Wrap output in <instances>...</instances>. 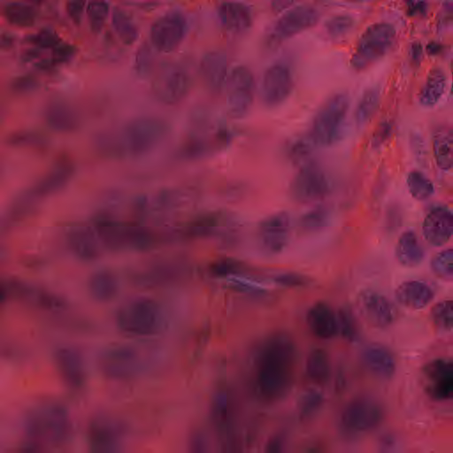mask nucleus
Returning a JSON list of instances; mask_svg holds the SVG:
<instances>
[{"label": "nucleus", "instance_id": "obj_1", "mask_svg": "<svg viewBox=\"0 0 453 453\" xmlns=\"http://www.w3.org/2000/svg\"><path fill=\"white\" fill-rule=\"evenodd\" d=\"M144 201H137L136 219L129 223H119L111 217L102 215L91 225L71 234L65 242V248L81 258H89L96 253L99 243L110 249L150 247L156 239L142 226Z\"/></svg>", "mask_w": 453, "mask_h": 453}, {"label": "nucleus", "instance_id": "obj_2", "mask_svg": "<svg viewBox=\"0 0 453 453\" xmlns=\"http://www.w3.org/2000/svg\"><path fill=\"white\" fill-rule=\"evenodd\" d=\"M346 103L337 99L315 122L311 137L296 142L289 151L290 159L301 164V172L296 180V196L303 199L306 196H322L331 190V184L325 179L317 164L309 159L310 145L329 142L337 137Z\"/></svg>", "mask_w": 453, "mask_h": 453}, {"label": "nucleus", "instance_id": "obj_3", "mask_svg": "<svg viewBox=\"0 0 453 453\" xmlns=\"http://www.w3.org/2000/svg\"><path fill=\"white\" fill-rule=\"evenodd\" d=\"M296 359L294 344L288 340H274L259 352L254 392L263 398L281 397L290 387Z\"/></svg>", "mask_w": 453, "mask_h": 453}, {"label": "nucleus", "instance_id": "obj_4", "mask_svg": "<svg viewBox=\"0 0 453 453\" xmlns=\"http://www.w3.org/2000/svg\"><path fill=\"white\" fill-rule=\"evenodd\" d=\"M26 41L31 47L22 55L21 60L24 64L30 63L36 73L50 75L57 73L60 66L75 52L73 47L60 43L50 30L29 35Z\"/></svg>", "mask_w": 453, "mask_h": 453}, {"label": "nucleus", "instance_id": "obj_5", "mask_svg": "<svg viewBox=\"0 0 453 453\" xmlns=\"http://www.w3.org/2000/svg\"><path fill=\"white\" fill-rule=\"evenodd\" d=\"M210 420L216 426L221 442L219 453H242L238 417L226 395L214 398Z\"/></svg>", "mask_w": 453, "mask_h": 453}, {"label": "nucleus", "instance_id": "obj_6", "mask_svg": "<svg viewBox=\"0 0 453 453\" xmlns=\"http://www.w3.org/2000/svg\"><path fill=\"white\" fill-rule=\"evenodd\" d=\"M310 325L317 335L331 337L335 334L354 340L358 330L350 316L334 315L323 306L313 309L309 315Z\"/></svg>", "mask_w": 453, "mask_h": 453}, {"label": "nucleus", "instance_id": "obj_7", "mask_svg": "<svg viewBox=\"0 0 453 453\" xmlns=\"http://www.w3.org/2000/svg\"><path fill=\"white\" fill-rule=\"evenodd\" d=\"M395 35L394 27L387 24L370 27L362 36L357 54L352 59L353 65L361 67L365 60L384 55L391 48Z\"/></svg>", "mask_w": 453, "mask_h": 453}, {"label": "nucleus", "instance_id": "obj_8", "mask_svg": "<svg viewBox=\"0 0 453 453\" xmlns=\"http://www.w3.org/2000/svg\"><path fill=\"white\" fill-rule=\"evenodd\" d=\"M246 265L232 258H226L214 263L210 267L212 275L226 278V288L243 294L246 298L261 301L267 297V293L258 288L253 287L242 280V276L247 273Z\"/></svg>", "mask_w": 453, "mask_h": 453}, {"label": "nucleus", "instance_id": "obj_9", "mask_svg": "<svg viewBox=\"0 0 453 453\" xmlns=\"http://www.w3.org/2000/svg\"><path fill=\"white\" fill-rule=\"evenodd\" d=\"M429 383L425 387L429 400L441 402L453 397V361L436 360L426 367Z\"/></svg>", "mask_w": 453, "mask_h": 453}, {"label": "nucleus", "instance_id": "obj_10", "mask_svg": "<svg viewBox=\"0 0 453 453\" xmlns=\"http://www.w3.org/2000/svg\"><path fill=\"white\" fill-rule=\"evenodd\" d=\"M453 234V214L446 206L432 205L423 223V234L427 242L441 246Z\"/></svg>", "mask_w": 453, "mask_h": 453}, {"label": "nucleus", "instance_id": "obj_11", "mask_svg": "<svg viewBox=\"0 0 453 453\" xmlns=\"http://www.w3.org/2000/svg\"><path fill=\"white\" fill-rule=\"evenodd\" d=\"M384 417L383 408L370 398L352 403L342 418L343 429H363L380 422Z\"/></svg>", "mask_w": 453, "mask_h": 453}, {"label": "nucleus", "instance_id": "obj_12", "mask_svg": "<svg viewBox=\"0 0 453 453\" xmlns=\"http://www.w3.org/2000/svg\"><path fill=\"white\" fill-rule=\"evenodd\" d=\"M156 314L157 309L151 302H142L131 311L120 315L119 325L127 331L140 334L152 333L157 326Z\"/></svg>", "mask_w": 453, "mask_h": 453}, {"label": "nucleus", "instance_id": "obj_13", "mask_svg": "<svg viewBox=\"0 0 453 453\" xmlns=\"http://www.w3.org/2000/svg\"><path fill=\"white\" fill-rule=\"evenodd\" d=\"M290 223L287 213H280L261 222L259 238L269 251H279L286 243V233Z\"/></svg>", "mask_w": 453, "mask_h": 453}, {"label": "nucleus", "instance_id": "obj_14", "mask_svg": "<svg viewBox=\"0 0 453 453\" xmlns=\"http://www.w3.org/2000/svg\"><path fill=\"white\" fill-rule=\"evenodd\" d=\"M185 26L180 16L173 14L157 22L152 27V42L160 50H168L183 36Z\"/></svg>", "mask_w": 453, "mask_h": 453}, {"label": "nucleus", "instance_id": "obj_15", "mask_svg": "<svg viewBox=\"0 0 453 453\" xmlns=\"http://www.w3.org/2000/svg\"><path fill=\"white\" fill-rule=\"evenodd\" d=\"M87 441L90 453H125L116 436L104 426H91Z\"/></svg>", "mask_w": 453, "mask_h": 453}, {"label": "nucleus", "instance_id": "obj_16", "mask_svg": "<svg viewBox=\"0 0 453 453\" xmlns=\"http://www.w3.org/2000/svg\"><path fill=\"white\" fill-rule=\"evenodd\" d=\"M316 20L317 16L311 9H296L278 23L272 36L273 38L286 37L314 24Z\"/></svg>", "mask_w": 453, "mask_h": 453}, {"label": "nucleus", "instance_id": "obj_17", "mask_svg": "<svg viewBox=\"0 0 453 453\" xmlns=\"http://www.w3.org/2000/svg\"><path fill=\"white\" fill-rule=\"evenodd\" d=\"M289 69L285 64L273 65L265 76L266 98L273 102L286 95L289 90Z\"/></svg>", "mask_w": 453, "mask_h": 453}, {"label": "nucleus", "instance_id": "obj_18", "mask_svg": "<svg viewBox=\"0 0 453 453\" xmlns=\"http://www.w3.org/2000/svg\"><path fill=\"white\" fill-rule=\"evenodd\" d=\"M434 151L437 165L443 170L453 166V131L437 127L434 132Z\"/></svg>", "mask_w": 453, "mask_h": 453}, {"label": "nucleus", "instance_id": "obj_19", "mask_svg": "<svg viewBox=\"0 0 453 453\" xmlns=\"http://www.w3.org/2000/svg\"><path fill=\"white\" fill-rule=\"evenodd\" d=\"M74 171V165L69 159L60 160L53 173L39 181L33 190L34 195H46L58 189Z\"/></svg>", "mask_w": 453, "mask_h": 453}, {"label": "nucleus", "instance_id": "obj_20", "mask_svg": "<svg viewBox=\"0 0 453 453\" xmlns=\"http://www.w3.org/2000/svg\"><path fill=\"white\" fill-rule=\"evenodd\" d=\"M39 9L35 5L22 3H9L4 7V15L7 20L20 27L33 26L38 17Z\"/></svg>", "mask_w": 453, "mask_h": 453}, {"label": "nucleus", "instance_id": "obj_21", "mask_svg": "<svg viewBox=\"0 0 453 453\" xmlns=\"http://www.w3.org/2000/svg\"><path fill=\"white\" fill-rule=\"evenodd\" d=\"M399 290L398 299L411 303L416 307H423L433 298L432 290L424 283L418 281L404 283Z\"/></svg>", "mask_w": 453, "mask_h": 453}, {"label": "nucleus", "instance_id": "obj_22", "mask_svg": "<svg viewBox=\"0 0 453 453\" xmlns=\"http://www.w3.org/2000/svg\"><path fill=\"white\" fill-rule=\"evenodd\" d=\"M307 376L316 382H325L329 377L327 352L323 349L311 350L307 362Z\"/></svg>", "mask_w": 453, "mask_h": 453}, {"label": "nucleus", "instance_id": "obj_23", "mask_svg": "<svg viewBox=\"0 0 453 453\" xmlns=\"http://www.w3.org/2000/svg\"><path fill=\"white\" fill-rule=\"evenodd\" d=\"M398 257L404 265H414L421 261L422 250L417 244L412 232L405 233L399 240Z\"/></svg>", "mask_w": 453, "mask_h": 453}, {"label": "nucleus", "instance_id": "obj_24", "mask_svg": "<svg viewBox=\"0 0 453 453\" xmlns=\"http://www.w3.org/2000/svg\"><path fill=\"white\" fill-rule=\"evenodd\" d=\"M134 356V349L127 347H119L101 354L98 365L108 373H113L115 366L129 362Z\"/></svg>", "mask_w": 453, "mask_h": 453}, {"label": "nucleus", "instance_id": "obj_25", "mask_svg": "<svg viewBox=\"0 0 453 453\" xmlns=\"http://www.w3.org/2000/svg\"><path fill=\"white\" fill-rule=\"evenodd\" d=\"M364 365L378 373L388 374L392 370V359L389 354L381 349H369L363 356Z\"/></svg>", "mask_w": 453, "mask_h": 453}, {"label": "nucleus", "instance_id": "obj_26", "mask_svg": "<svg viewBox=\"0 0 453 453\" xmlns=\"http://www.w3.org/2000/svg\"><path fill=\"white\" fill-rule=\"evenodd\" d=\"M222 21L229 28H239L247 26V10L237 4H226L220 9Z\"/></svg>", "mask_w": 453, "mask_h": 453}, {"label": "nucleus", "instance_id": "obj_27", "mask_svg": "<svg viewBox=\"0 0 453 453\" xmlns=\"http://www.w3.org/2000/svg\"><path fill=\"white\" fill-rule=\"evenodd\" d=\"M445 87V77L440 71H433L428 77L427 85L423 91L421 104H434L441 96Z\"/></svg>", "mask_w": 453, "mask_h": 453}, {"label": "nucleus", "instance_id": "obj_28", "mask_svg": "<svg viewBox=\"0 0 453 453\" xmlns=\"http://www.w3.org/2000/svg\"><path fill=\"white\" fill-rule=\"evenodd\" d=\"M407 185L411 195L419 200L428 198L434 191L432 181L419 172H411L408 175Z\"/></svg>", "mask_w": 453, "mask_h": 453}, {"label": "nucleus", "instance_id": "obj_29", "mask_svg": "<svg viewBox=\"0 0 453 453\" xmlns=\"http://www.w3.org/2000/svg\"><path fill=\"white\" fill-rule=\"evenodd\" d=\"M365 302L366 308L377 317L378 322L380 325H385L391 321L389 306L383 296L371 292L365 296Z\"/></svg>", "mask_w": 453, "mask_h": 453}, {"label": "nucleus", "instance_id": "obj_30", "mask_svg": "<svg viewBox=\"0 0 453 453\" xmlns=\"http://www.w3.org/2000/svg\"><path fill=\"white\" fill-rule=\"evenodd\" d=\"M217 224V217L213 213L197 216L184 230L187 236H203L212 232Z\"/></svg>", "mask_w": 453, "mask_h": 453}, {"label": "nucleus", "instance_id": "obj_31", "mask_svg": "<svg viewBox=\"0 0 453 453\" xmlns=\"http://www.w3.org/2000/svg\"><path fill=\"white\" fill-rule=\"evenodd\" d=\"M58 360L62 366L65 376L73 383H79L82 379V372L77 357L67 350L58 353Z\"/></svg>", "mask_w": 453, "mask_h": 453}, {"label": "nucleus", "instance_id": "obj_32", "mask_svg": "<svg viewBox=\"0 0 453 453\" xmlns=\"http://www.w3.org/2000/svg\"><path fill=\"white\" fill-rule=\"evenodd\" d=\"M112 23L115 30L126 43H130L135 39V28L133 26L130 18L122 11H113Z\"/></svg>", "mask_w": 453, "mask_h": 453}, {"label": "nucleus", "instance_id": "obj_33", "mask_svg": "<svg viewBox=\"0 0 453 453\" xmlns=\"http://www.w3.org/2000/svg\"><path fill=\"white\" fill-rule=\"evenodd\" d=\"M109 12V5L105 2L94 1L88 4L87 13L90 20L91 29L99 32Z\"/></svg>", "mask_w": 453, "mask_h": 453}, {"label": "nucleus", "instance_id": "obj_34", "mask_svg": "<svg viewBox=\"0 0 453 453\" xmlns=\"http://www.w3.org/2000/svg\"><path fill=\"white\" fill-rule=\"evenodd\" d=\"M434 320L437 327L449 329L453 326V302L445 301L434 308Z\"/></svg>", "mask_w": 453, "mask_h": 453}, {"label": "nucleus", "instance_id": "obj_35", "mask_svg": "<svg viewBox=\"0 0 453 453\" xmlns=\"http://www.w3.org/2000/svg\"><path fill=\"white\" fill-rule=\"evenodd\" d=\"M379 93L377 88L368 89L364 93L357 112L358 119H365L378 109Z\"/></svg>", "mask_w": 453, "mask_h": 453}, {"label": "nucleus", "instance_id": "obj_36", "mask_svg": "<svg viewBox=\"0 0 453 453\" xmlns=\"http://www.w3.org/2000/svg\"><path fill=\"white\" fill-rule=\"evenodd\" d=\"M433 270L441 275L453 274V249L440 252L431 263Z\"/></svg>", "mask_w": 453, "mask_h": 453}, {"label": "nucleus", "instance_id": "obj_37", "mask_svg": "<svg viewBox=\"0 0 453 453\" xmlns=\"http://www.w3.org/2000/svg\"><path fill=\"white\" fill-rule=\"evenodd\" d=\"M274 281L286 288H298L306 286L309 283V279L296 273H287L276 275L273 278Z\"/></svg>", "mask_w": 453, "mask_h": 453}, {"label": "nucleus", "instance_id": "obj_38", "mask_svg": "<svg viewBox=\"0 0 453 453\" xmlns=\"http://www.w3.org/2000/svg\"><path fill=\"white\" fill-rule=\"evenodd\" d=\"M72 116L70 108H56L50 113L49 122L55 128H65L69 125Z\"/></svg>", "mask_w": 453, "mask_h": 453}, {"label": "nucleus", "instance_id": "obj_39", "mask_svg": "<svg viewBox=\"0 0 453 453\" xmlns=\"http://www.w3.org/2000/svg\"><path fill=\"white\" fill-rule=\"evenodd\" d=\"M233 82L236 87L239 97L246 98L248 95V89L250 87L251 80L249 74L244 69H238L233 74Z\"/></svg>", "mask_w": 453, "mask_h": 453}, {"label": "nucleus", "instance_id": "obj_40", "mask_svg": "<svg viewBox=\"0 0 453 453\" xmlns=\"http://www.w3.org/2000/svg\"><path fill=\"white\" fill-rule=\"evenodd\" d=\"M321 395L316 393H311L303 397L302 401V413L303 415L309 416L317 411L321 403Z\"/></svg>", "mask_w": 453, "mask_h": 453}, {"label": "nucleus", "instance_id": "obj_41", "mask_svg": "<svg viewBox=\"0 0 453 453\" xmlns=\"http://www.w3.org/2000/svg\"><path fill=\"white\" fill-rule=\"evenodd\" d=\"M352 26V20L349 17H337L331 19L328 23V28L331 33L338 34L346 31Z\"/></svg>", "mask_w": 453, "mask_h": 453}, {"label": "nucleus", "instance_id": "obj_42", "mask_svg": "<svg viewBox=\"0 0 453 453\" xmlns=\"http://www.w3.org/2000/svg\"><path fill=\"white\" fill-rule=\"evenodd\" d=\"M325 223L326 218L322 212L308 214L302 219V226L307 229L323 226Z\"/></svg>", "mask_w": 453, "mask_h": 453}, {"label": "nucleus", "instance_id": "obj_43", "mask_svg": "<svg viewBox=\"0 0 453 453\" xmlns=\"http://www.w3.org/2000/svg\"><path fill=\"white\" fill-rule=\"evenodd\" d=\"M206 436L202 433H196L190 439V453H206Z\"/></svg>", "mask_w": 453, "mask_h": 453}, {"label": "nucleus", "instance_id": "obj_44", "mask_svg": "<svg viewBox=\"0 0 453 453\" xmlns=\"http://www.w3.org/2000/svg\"><path fill=\"white\" fill-rule=\"evenodd\" d=\"M12 86L19 91L28 90L36 86V80L33 75H25L16 79Z\"/></svg>", "mask_w": 453, "mask_h": 453}, {"label": "nucleus", "instance_id": "obj_45", "mask_svg": "<svg viewBox=\"0 0 453 453\" xmlns=\"http://www.w3.org/2000/svg\"><path fill=\"white\" fill-rule=\"evenodd\" d=\"M19 289V286L16 282L11 280H0V301L4 300L7 296L13 295Z\"/></svg>", "mask_w": 453, "mask_h": 453}, {"label": "nucleus", "instance_id": "obj_46", "mask_svg": "<svg viewBox=\"0 0 453 453\" xmlns=\"http://www.w3.org/2000/svg\"><path fill=\"white\" fill-rule=\"evenodd\" d=\"M408 6L407 14L409 16L424 15L426 12L425 0H406Z\"/></svg>", "mask_w": 453, "mask_h": 453}, {"label": "nucleus", "instance_id": "obj_47", "mask_svg": "<svg viewBox=\"0 0 453 453\" xmlns=\"http://www.w3.org/2000/svg\"><path fill=\"white\" fill-rule=\"evenodd\" d=\"M50 429L52 430V434L58 440L67 437L71 432L70 426L64 419L58 424L51 426Z\"/></svg>", "mask_w": 453, "mask_h": 453}, {"label": "nucleus", "instance_id": "obj_48", "mask_svg": "<svg viewBox=\"0 0 453 453\" xmlns=\"http://www.w3.org/2000/svg\"><path fill=\"white\" fill-rule=\"evenodd\" d=\"M85 2L86 0H69V13L77 22H79L80 17L83 12Z\"/></svg>", "mask_w": 453, "mask_h": 453}, {"label": "nucleus", "instance_id": "obj_49", "mask_svg": "<svg viewBox=\"0 0 453 453\" xmlns=\"http://www.w3.org/2000/svg\"><path fill=\"white\" fill-rule=\"evenodd\" d=\"M143 138L144 134L138 130H132L126 136L127 142L134 148L138 147Z\"/></svg>", "mask_w": 453, "mask_h": 453}, {"label": "nucleus", "instance_id": "obj_50", "mask_svg": "<svg viewBox=\"0 0 453 453\" xmlns=\"http://www.w3.org/2000/svg\"><path fill=\"white\" fill-rule=\"evenodd\" d=\"M391 134V127L388 123H384L381 126V130L374 136V143L379 145L380 142L389 137Z\"/></svg>", "mask_w": 453, "mask_h": 453}, {"label": "nucleus", "instance_id": "obj_51", "mask_svg": "<svg viewBox=\"0 0 453 453\" xmlns=\"http://www.w3.org/2000/svg\"><path fill=\"white\" fill-rule=\"evenodd\" d=\"M282 444L281 437L274 438L268 443L265 453H281Z\"/></svg>", "mask_w": 453, "mask_h": 453}, {"label": "nucleus", "instance_id": "obj_52", "mask_svg": "<svg viewBox=\"0 0 453 453\" xmlns=\"http://www.w3.org/2000/svg\"><path fill=\"white\" fill-rule=\"evenodd\" d=\"M423 47L419 42H414L411 45V55L412 60L416 63V65L419 64L420 58L422 56Z\"/></svg>", "mask_w": 453, "mask_h": 453}, {"label": "nucleus", "instance_id": "obj_53", "mask_svg": "<svg viewBox=\"0 0 453 453\" xmlns=\"http://www.w3.org/2000/svg\"><path fill=\"white\" fill-rule=\"evenodd\" d=\"M443 11L446 19H453V0L446 1L443 4Z\"/></svg>", "mask_w": 453, "mask_h": 453}, {"label": "nucleus", "instance_id": "obj_54", "mask_svg": "<svg viewBox=\"0 0 453 453\" xmlns=\"http://www.w3.org/2000/svg\"><path fill=\"white\" fill-rule=\"evenodd\" d=\"M295 0H275L273 3V8L278 12L289 6L294 3Z\"/></svg>", "mask_w": 453, "mask_h": 453}, {"label": "nucleus", "instance_id": "obj_55", "mask_svg": "<svg viewBox=\"0 0 453 453\" xmlns=\"http://www.w3.org/2000/svg\"><path fill=\"white\" fill-rule=\"evenodd\" d=\"M442 50V45L436 42H430L426 45V50L430 55L439 54Z\"/></svg>", "mask_w": 453, "mask_h": 453}, {"label": "nucleus", "instance_id": "obj_56", "mask_svg": "<svg viewBox=\"0 0 453 453\" xmlns=\"http://www.w3.org/2000/svg\"><path fill=\"white\" fill-rule=\"evenodd\" d=\"M13 37L11 35H3L0 38V48H7L12 45Z\"/></svg>", "mask_w": 453, "mask_h": 453}, {"label": "nucleus", "instance_id": "obj_57", "mask_svg": "<svg viewBox=\"0 0 453 453\" xmlns=\"http://www.w3.org/2000/svg\"><path fill=\"white\" fill-rule=\"evenodd\" d=\"M217 138L219 140V142L221 143H226L228 142L229 138H230V134H228L226 131L224 130H219L218 134H217Z\"/></svg>", "mask_w": 453, "mask_h": 453}, {"label": "nucleus", "instance_id": "obj_58", "mask_svg": "<svg viewBox=\"0 0 453 453\" xmlns=\"http://www.w3.org/2000/svg\"><path fill=\"white\" fill-rule=\"evenodd\" d=\"M381 441L384 445H389L394 441V436L390 434H387L381 436Z\"/></svg>", "mask_w": 453, "mask_h": 453}, {"label": "nucleus", "instance_id": "obj_59", "mask_svg": "<svg viewBox=\"0 0 453 453\" xmlns=\"http://www.w3.org/2000/svg\"><path fill=\"white\" fill-rule=\"evenodd\" d=\"M343 385H344V380H343V379H342V377H339V378L337 379V380H336V387H337V388H339V389H340L341 388H342V387H343Z\"/></svg>", "mask_w": 453, "mask_h": 453}, {"label": "nucleus", "instance_id": "obj_60", "mask_svg": "<svg viewBox=\"0 0 453 453\" xmlns=\"http://www.w3.org/2000/svg\"><path fill=\"white\" fill-rule=\"evenodd\" d=\"M179 82H181L183 83V79L182 78H178V81H177V83L176 84H171V88L174 91L177 89V87H178V83Z\"/></svg>", "mask_w": 453, "mask_h": 453}, {"label": "nucleus", "instance_id": "obj_61", "mask_svg": "<svg viewBox=\"0 0 453 453\" xmlns=\"http://www.w3.org/2000/svg\"><path fill=\"white\" fill-rule=\"evenodd\" d=\"M307 453H319V451H318L317 449H311L307 451Z\"/></svg>", "mask_w": 453, "mask_h": 453}, {"label": "nucleus", "instance_id": "obj_62", "mask_svg": "<svg viewBox=\"0 0 453 453\" xmlns=\"http://www.w3.org/2000/svg\"><path fill=\"white\" fill-rule=\"evenodd\" d=\"M109 36H110V35H109V34H106V35H105V42H109V41H110V40H109Z\"/></svg>", "mask_w": 453, "mask_h": 453}, {"label": "nucleus", "instance_id": "obj_63", "mask_svg": "<svg viewBox=\"0 0 453 453\" xmlns=\"http://www.w3.org/2000/svg\"><path fill=\"white\" fill-rule=\"evenodd\" d=\"M252 441V438L251 437H247L246 439V443L248 444L250 441Z\"/></svg>", "mask_w": 453, "mask_h": 453}]
</instances>
